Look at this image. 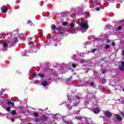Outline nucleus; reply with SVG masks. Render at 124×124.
I'll use <instances>...</instances> for the list:
<instances>
[{"instance_id": "f257e3e1", "label": "nucleus", "mask_w": 124, "mask_h": 124, "mask_svg": "<svg viewBox=\"0 0 124 124\" xmlns=\"http://www.w3.org/2000/svg\"><path fill=\"white\" fill-rule=\"evenodd\" d=\"M80 21L81 22L80 25V28L84 30H88V29H89V25H88V20H85V19L81 18L80 19Z\"/></svg>"}, {"instance_id": "f03ea898", "label": "nucleus", "mask_w": 124, "mask_h": 124, "mask_svg": "<svg viewBox=\"0 0 124 124\" xmlns=\"http://www.w3.org/2000/svg\"><path fill=\"white\" fill-rule=\"evenodd\" d=\"M75 100H78L77 102L74 103V102H70V105L67 106V107L69 108V110H70L73 106H78V103H79V100H80V97L77 96L75 98Z\"/></svg>"}, {"instance_id": "7ed1b4c3", "label": "nucleus", "mask_w": 124, "mask_h": 124, "mask_svg": "<svg viewBox=\"0 0 124 124\" xmlns=\"http://www.w3.org/2000/svg\"><path fill=\"white\" fill-rule=\"evenodd\" d=\"M8 9V7L5 5H3L0 8V10L2 11V13H6L7 12V10Z\"/></svg>"}, {"instance_id": "20e7f679", "label": "nucleus", "mask_w": 124, "mask_h": 124, "mask_svg": "<svg viewBox=\"0 0 124 124\" xmlns=\"http://www.w3.org/2000/svg\"><path fill=\"white\" fill-rule=\"evenodd\" d=\"M56 31H59V34H63L65 32V31L63 30V28L61 27H58L56 29Z\"/></svg>"}, {"instance_id": "39448f33", "label": "nucleus", "mask_w": 124, "mask_h": 124, "mask_svg": "<svg viewBox=\"0 0 124 124\" xmlns=\"http://www.w3.org/2000/svg\"><path fill=\"white\" fill-rule=\"evenodd\" d=\"M18 41V38L16 37H15L11 39V42L13 45H15V43Z\"/></svg>"}, {"instance_id": "423d86ee", "label": "nucleus", "mask_w": 124, "mask_h": 124, "mask_svg": "<svg viewBox=\"0 0 124 124\" xmlns=\"http://www.w3.org/2000/svg\"><path fill=\"white\" fill-rule=\"evenodd\" d=\"M119 70L121 71H124V61L121 62V66H119Z\"/></svg>"}, {"instance_id": "0eeeda50", "label": "nucleus", "mask_w": 124, "mask_h": 124, "mask_svg": "<svg viewBox=\"0 0 124 124\" xmlns=\"http://www.w3.org/2000/svg\"><path fill=\"white\" fill-rule=\"evenodd\" d=\"M115 118L116 120L119 121V122H122V121H123V118H122V117H121V116L119 114L116 115L115 116Z\"/></svg>"}, {"instance_id": "6e6552de", "label": "nucleus", "mask_w": 124, "mask_h": 124, "mask_svg": "<svg viewBox=\"0 0 124 124\" xmlns=\"http://www.w3.org/2000/svg\"><path fill=\"white\" fill-rule=\"evenodd\" d=\"M93 112L94 114H99V113H100V110L98 108H95Z\"/></svg>"}, {"instance_id": "1a4fd4ad", "label": "nucleus", "mask_w": 124, "mask_h": 124, "mask_svg": "<svg viewBox=\"0 0 124 124\" xmlns=\"http://www.w3.org/2000/svg\"><path fill=\"white\" fill-rule=\"evenodd\" d=\"M68 99L69 100H71V101H74V100H75V97H74L73 96H68Z\"/></svg>"}, {"instance_id": "9d476101", "label": "nucleus", "mask_w": 124, "mask_h": 124, "mask_svg": "<svg viewBox=\"0 0 124 124\" xmlns=\"http://www.w3.org/2000/svg\"><path fill=\"white\" fill-rule=\"evenodd\" d=\"M106 116L108 118H111V117H112V113H111V112L108 111L106 114Z\"/></svg>"}, {"instance_id": "9b49d317", "label": "nucleus", "mask_w": 124, "mask_h": 124, "mask_svg": "<svg viewBox=\"0 0 124 124\" xmlns=\"http://www.w3.org/2000/svg\"><path fill=\"white\" fill-rule=\"evenodd\" d=\"M42 85L44 87H46V86H47V85H48V82L45 80L43 81L42 82Z\"/></svg>"}, {"instance_id": "f8f14e48", "label": "nucleus", "mask_w": 124, "mask_h": 124, "mask_svg": "<svg viewBox=\"0 0 124 124\" xmlns=\"http://www.w3.org/2000/svg\"><path fill=\"white\" fill-rule=\"evenodd\" d=\"M56 28L57 27L56 26V25H55V24H52L51 26V30H53V31H56Z\"/></svg>"}, {"instance_id": "ddd939ff", "label": "nucleus", "mask_w": 124, "mask_h": 124, "mask_svg": "<svg viewBox=\"0 0 124 124\" xmlns=\"http://www.w3.org/2000/svg\"><path fill=\"white\" fill-rule=\"evenodd\" d=\"M35 38H34V37H30V38H29V41L30 42H33V41H34Z\"/></svg>"}, {"instance_id": "4468645a", "label": "nucleus", "mask_w": 124, "mask_h": 124, "mask_svg": "<svg viewBox=\"0 0 124 124\" xmlns=\"http://www.w3.org/2000/svg\"><path fill=\"white\" fill-rule=\"evenodd\" d=\"M7 105H9L10 104H11L12 106H15V104H14V103L12 102H10V101H8L7 103Z\"/></svg>"}, {"instance_id": "2eb2a0df", "label": "nucleus", "mask_w": 124, "mask_h": 124, "mask_svg": "<svg viewBox=\"0 0 124 124\" xmlns=\"http://www.w3.org/2000/svg\"><path fill=\"white\" fill-rule=\"evenodd\" d=\"M28 24L30 27L31 26H33V24L32 23V22H31V21L30 20H28Z\"/></svg>"}, {"instance_id": "dca6fc26", "label": "nucleus", "mask_w": 124, "mask_h": 124, "mask_svg": "<svg viewBox=\"0 0 124 124\" xmlns=\"http://www.w3.org/2000/svg\"><path fill=\"white\" fill-rule=\"evenodd\" d=\"M11 114H12V115L14 116V115H16V114H17V112L15 110H13L11 112Z\"/></svg>"}, {"instance_id": "f3484780", "label": "nucleus", "mask_w": 124, "mask_h": 124, "mask_svg": "<svg viewBox=\"0 0 124 124\" xmlns=\"http://www.w3.org/2000/svg\"><path fill=\"white\" fill-rule=\"evenodd\" d=\"M3 45L4 47V48H6V47H7V46H8V44H7V43H6L5 42L3 43Z\"/></svg>"}, {"instance_id": "a211bd4d", "label": "nucleus", "mask_w": 124, "mask_h": 124, "mask_svg": "<svg viewBox=\"0 0 124 124\" xmlns=\"http://www.w3.org/2000/svg\"><path fill=\"white\" fill-rule=\"evenodd\" d=\"M33 116L34 117H38V116H39V114H38V113L35 112L33 114Z\"/></svg>"}, {"instance_id": "6ab92c4d", "label": "nucleus", "mask_w": 124, "mask_h": 124, "mask_svg": "<svg viewBox=\"0 0 124 124\" xmlns=\"http://www.w3.org/2000/svg\"><path fill=\"white\" fill-rule=\"evenodd\" d=\"M105 49H109L110 48V45H106L105 46Z\"/></svg>"}, {"instance_id": "aec40b11", "label": "nucleus", "mask_w": 124, "mask_h": 124, "mask_svg": "<svg viewBox=\"0 0 124 124\" xmlns=\"http://www.w3.org/2000/svg\"><path fill=\"white\" fill-rule=\"evenodd\" d=\"M34 83V84H39L40 81L39 80H35Z\"/></svg>"}, {"instance_id": "412c9836", "label": "nucleus", "mask_w": 124, "mask_h": 124, "mask_svg": "<svg viewBox=\"0 0 124 124\" xmlns=\"http://www.w3.org/2000/svg\"><path fill=\"white\" fill-rule=\"evenodd\" d=\"M72 66V67H73L74 68H76L77 65L76 64H75V63H73Z\"/></svg>"}, {"instance_id": "4be33fe9", "label": "nucleus", "mask_w": 124, "mask_h": 124, "mask_svg": "<svg viewBox=\"0 0 124 124\" xmlns=\"http://www.w3.org/2000/svg\"><path fill=\"white\" fill-rule=\"evenodd\" d=\"M67 22H63L62 24V26H65L67 25Z\"/></svg>"}, {"instance_id": "5701e85b", "label": "nucleus", "mask_w": 124, "mask_h": 124, "mask_svg": "<svg viewBox=\"0 0 124 124\" xmlns=\"http://www.w3.org/2000/svg\"><path fill=\"white\" fill-rule=\"evenodd\" d=\"M38 76H40V77H42V78H44L45 77V76L44 75L42 74H38Z\"/></svg>"}, {"instance_id": "b1692460", "label": "nucleus", "mask_w": 124, "mask_h": 124, "mask_svg": "<svg viewBox=\"0 0 124 124\" xmlns=\"http://www.w3.org/2000/svg\"><path fill=\"white\" fill-rule=\"evenodd\" d=\"M10 108H11L10 107H9L6 108V111H8V112L10 111Z\"/></svg>"}, {"instance_id": "393cba45", "label": "nucleus", "mask_w": 124, "mask_h": 124, "mask_svg": "<svg viewBox=\"0 0 124 124\" xmlns=\"http://www.w3.org/2000/svg\"><path fill=\"white\" fill-rule=\"evenodd\" d=\"M43 121H44V122H46V121H47V120H48V118L47 117H44L42 119Z\"/></svg>"}, {"instance_id": "a878e982", "label": "nucleus", "mask_w": 124, "mask_h": 124, "mask_svg": "<svg viewBox=\"0 0 124 124\" xmlns=\"http://www.w3.org/2000/svg\"><path fill=\"white\" fill-rule=\"evenodd\" d=\"M95 9L96 10V11H98L100 9V7H97L95 8Z\"/></svg>"}, {"instance_id": "bb28decb", "label": "nucleus", "mask_w": 124, "mask_h": 124, "mask_svg": "<svg viewBox=\"0 0 124 124\" xmlns=\"http://www.w3.org/2000/svg\"><path fill=\"white\" fill-rule=\"evenodd\" d=\"M107 80H106V79H105V78H103L102 79V82H103V83H106V82H107Z\"/></svg>"}, {"instance_id": "cd10ccee", "label": "nucleus", "mask_w": 124, "mask_h": 124, "mask_svg": "<svg viewBox=\"0 0 124 124\" xmlns=\"http://www.w3.org/2000/svg\"><path fill=\"white\" fill-rule=\"evenodd\" d=\"M93 85H94V82H91L90 86L91 87H93Z\"/></svg>"}, {"instance_id": "c85d7f7f", "label": "nucleus", "mask_w": 124, "mask_h": 124, "mask_svg": "<svg viewBox=\"0 0 124 124\" xmlns=\"http://www.w3.org/2000/svg\"><path fill=\"white\" fill-rule=\"evenodd\" d=\"M70 26L71 28H74V24H73V23H71V24H70Z\"/></svg>"}, {"instance_id": "c756f323", "label": "nucleus", "mask_w": 124, "mask_h": 124, "mask_svg": "<svg viewBox=\"0 0 124 124\" xmlns=\"http://www.w3.org/2000/svg\"><path fill=\"white\" fill-rule=\"evenodd\" d=\"M106 72L105 71V70L103 69L102 70L101 73H102L103 74H105Z\"/></svg>"}, {"instance_id": "7c9ffc66", "label": "nucleus", "mask_w": 124, "mask_h": 124, "mask_svg": "<svg viewBox=\"0 0 124 124\" xmlns=\"http://www.w3.org/2000/svg\"><path fill=\"white\" fill-rule=\"evenodd\" d=\"M80 62H81V63H84V62H85V60L82 59V60L80 61Z\"/></svg>"}, {"instance_id": "2f4dec72", "label": "nucleus", "mask_w": 124, "mask_h": 124, "mask_svg": "<svg viewBox=\"0 0 124 124\" xmlns=\"http://www.w3.org/2000/svg\"><path fill=\"white\" fill-rule=\"evenodd\" d=\"M118 31H121V30H122V26H119L118 27Z\"/></svg>"}, {"instance_id": "473e14b6", "label": "nucleus", "mask_w": 124, "mask_h": 124, "mask_svg": "<svg viewBox=\"0 0 124 124\" xmlns=\"http://www.w3.org/2000/svg\"><path fill=\"white\" fill-rule=\"evenodd\" d=\"M38 121H39V120H38V118L35 119V123H38Z\"/></svg>"}, {"instance_id": "72a5a7b5", "label": "nucleus", "mask_w": 124, "mask_h": 124, "mask_svg": "<svg viewBox=\"0 0 124 124\" xmlns=\"http://www.w3.org/2000/svg\"><path fill=\"white\" fill-rule=\"evenodd\" d=\"M109 2H114V1H115V0H108Z\"/></svg>"}, {"instance_id": "f704fd0d", "label": "nucleus", "mask_w": 124, "mask_h": 124, "mask_svg": "<svg viewBox=\"0 0 124 124\" xmlns=\"http://www.w3.org/2000/svg\"><path fill=\"white\" fill-rule=\"evenodd\" d=\"M116 43H115V42H112L111 44V45H112L113 46H114V45H115Z\"/></svg>"}, {"instance_id": "c9c22d12", "label": "nucleus", "mask_w": 124, "mask_h": 124, "mask_svg": "<svg viewBox=\"0 0 124 124\" xmlns=\"http://www.w3.org/2000/svg\"><path fill=\"white\" fill-rule=\"evenodd\" d=\"M33 77H34V78L36 77V74H33Z\"/></svg>"}, {"instance_id": "e433bc0d", "label": "nucleus", "mask_w": 124, "mask_h": 124, "mask_svg": "<svg viewBox=\"0 0 124 124\" xmlns=\"http://www.w3.org/2000/svg\"><path fill=\"white\" fill-rule=\"evenodd\" d=\"M92 52H95V49H92Z\"/></svg>"}, {"instance_id": "4c0bfd02", "label": "nucleus", "mask_w": 124, "mask_h": 124, "mask_svg": "<svg viewBox=\"0 0 124 124\" xmlns=\"http://www.w3.org/2000/svg\"><path fill=\"white\" fill-rule=\"evenodd\" d=\"M78 119H79L80 121H82V117H79V118H78Z\"/></svg>"}, {"instance_id": "58836bf2", "label": "nucleus", "mask_w": 124, "mask_h": 124, "mask_svg": "<svg viewBox=\"0 0 124 124\" xmlns=\"http://www.w3.org/2000/svg\"><path fill=\"white\" fill-rule=\"evenodd\" d=\"M107 42H108V43H109V42H110V41L109 40H108Z\"/></svg>"}, {"instance_id": "ea45409f", "label": "nucleus", "mask_w": 124, "mask_h": 124, "mask_svg": "<svg viewBox=\"0 0 124 124\" xmlns=\"http://www.w3.org/2000/svg\"><path fill=\"white\" fill-rule=\"evenodd\" d=\"M123 56H124V50L123 51Z\"/></svg>"}, {"instance_id": "a19ab883", "label": "nucleus", "mask_w": 124, "mask_h": 124, "mask_svg": "<svg viewBox=\"0 0 124 124\" xmlns=\"http://www.w3.org/2000/svg\"><path fill=\"white\" fill-rule=\"evenodd\" d=\"M48 80H51V78H49Z\"/></svg>"}, {"instance_id": "79ce46f5", "label": "nucleus", "mask_w": 124, "mask_h": 124, "mask_svg": "<svg viewBox=\"0 0 124 124\" xmlns=\"http://www.w3.org/2000/svg\"><path fill=\"white\" fill-rule=\"evenodd\" d=\"M95 5H96V4H95Z\"/></svg>"}]
</instances>
